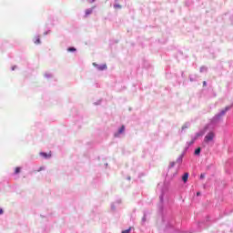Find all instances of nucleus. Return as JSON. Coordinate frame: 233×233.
I'll return each instance as SVG.
<instances>
[{
    "label": "nucleus",
    "mask_w": 233,
    "mask_h": 233,
    "mask_svg": "<svg viewBox=\"0 0 233 233\" xmlns=\"http://www.w3.org/2000/svg\"><path fill=\"white\" fill-rule=\"evenodd\" d=\"M45 77H46V79H50V77H52V74L51 73H45Z\"/></svg>",
    "instance_id": "nucleus-10"
},
{
    "label": "nucleus",
    "mask_w": 233,
    "mask_h": 233,
    "mask_svg": "<svg viewBox=\"0 0 233 233\" xmlns=\"http://www.w3.org/2000/svg\"><path fill=\"white\" fill-rule=\"evenodd\" d=\"M230 107H226V110L225 111H222L221 114L224 115L225 112H227V110H228Z\"/></svg>",
    "instance_id": "nucleus-18"
},
{
    "label": "nucleus",
    "mask_w": 233,
    "mask_h": 233,
    "mask_svg": "<svg viewBox=\"0 0 233 233\" xmlns=\"http://www.w3.org/2000/svg\"><path fill=\"white\" fill-rule=\"evenodd\" d=\"M204 86H207V82H203Z\"/></svg>",
    "instance_id": "nucleus-22"
},
{
    "label": "nucleus",
    "mask_w": 233,
    "mask_h": 233,
    "mask_svg": "<svg viewBox=\"0 0 233 233\" xmlns=\"http://www.w3.org/2000/svg\"><path fill=\"white\" fill-rule=\"evenodd\" d=\"M39 155L43 159H50L52 157V154L50 153L40 152Z\"/></svg>",
    "instance_id": "nucleus-5"
},
{
    "label": "nucleus",
    "mask_w": 233,
    "mask_h": 233,
    "mask_svg": "<svg viewBox=\"0 0 233 233\" xmlns=\"http://www.w3.org/2000/svg\"><path fill=\"white\" fill-rule=\"evenodd\" d=\"M130 230H132V228H129L128 229L123 230L122 233H130Z\"/></svg>",
    "instance_id": "nucleus-14"
},
{
    "label": "nucleus",
    "mask_w": 233,
    "mask_h": 233,
    "mask_svg": "<svg viewBox=\"0 0 233 233\" xmlns=\"http://www.w3.org/2000/svg\"><path fill=\"white\" fill-rule=\"evenodd\" d=\"M68 52H76V48L75 47H69L67 48Z\"/></svg>",
    "instance_id": "nucleus-13"
},
{
    "label": "nucleus",
    "mask_w": 233,
    "mask_h": 233,
    "mask_svg": "<svg viewBox=\"0 0 233 233\" xmlns=\"http://www.w3.org/2000/svg\"><path fill=\"white\" fill-rule=\"evenodd\" d=\"M125 132V126H122L118 131L119 134H123Z\"/></svg>",
    "instance_id": "nucleus-12"
},
{
    "label": "nucleus",
    "mask_w": 233,
    "mask_h": 233,
    "mask_svg": "<svg viewBox=\"0 0 233 233\" xmlns=\"http://www.w3.org/2000/svg\"><path fill=\"white\" fill-rule=\"evenodd\" d=\"M16 68H17V66H14L12 67V70H15Z\"/></svg>",
    "instance_id": "nucleus-19"
},
{
    "label": "nucleus",
    "mask_w": 233,
    "mask_h": 233,
    "mask_svg": "<svg viewBox=\"0 0 233 233\" xmlns=\"http://www.w3.org/2000/svg\"><path fill=\"white\" fill-rule=\"evenodd\" d=\"M93 66H95V68H96V70H98V72H103L104 70H106L108 68V66H106V64H96V63H93Z\"/></svg>",
    "instance_id": "nucleus-1"
},
{
    "label": "nucleus",
    "mask_w": 233,
    "mask_h": 233,
    "mask_svg": "<svg viewBox=\"0 0 233 233\" xmlns=\"http://www.w3.org/2000/svg\"><path fill=\"white\" fill-rule=\"evenodd\" d=\"M199 195H200V193H199V192H198V193H197V196H199Z\"/></svg>",
    "instance_id": "nucleus-23"
},
{
    "label": "nucleus",
    "mask_w": 233,
    "mask_h": 233,
    "mask_svg": "<svg viewBox=\"0 0 233 233\" xmlns=\"http://www.w3.org/2000/svg\"><path fill=\"white\" fill-rule=\"evenodd\" d=\"M214 137H216V135L213 132H209L205 137L204 141L205 143H210V141L214 140Z\"/></svg>",
    "instance_id": "nucleus-2"
},
{
    "label": "nucleus",
    "mask_w": 233,
    "mask_h": 233,
    "mask_svg": "<svg viewBox=\"0 0 233 233\" xmlns=\"http://www.w3.org/2000/svg\"><path fill=\"white\" fill-rule=\"evenodd\" d=\"M201 154V147H198L195 150V156H199Z\"/></svg>",
    "instance_id": "nucleus-9"
},
{
    "label": "nucleus",
    "mask_w": 233,
    "mask_h": 233,
    "mask_svg": "<svg viewBox=\"0 0 233 233\" xmlns=\"http://www.w3.org/2000/svg\"><path fill=\"white\" fill-rule=\"evenodd\" d=\"M200 177H201V179H203V177H205V175H200Z\"/></svg>",
    "instance_id": "nucleus-20"
},
{
    "label": "nucleus",
    "mask_w": 233,
    "mask_h": 233,
    "mask_svg": "<svg viewBox=\"0 0 233 233\" xmlns=\"http://www.w3.org/2000/svg\"><path fill=\"white\" fill-rule=\"evenodd\" d=\"M3 214H5V209H3V208H0V216H3Z\"/></svg>",
    "instance_id": "nucleus-17"
},
{
    "label": "nucleus",
    "mask_w": 233,
    "mask_h": 233,
    "mask_svg": "<svg viewBox=\"0 0 233 233\" xmlns=\"http://www.w3.org/2000/svg\"><path fill=\"white\" fill-rule=\"evenodd\" d=\"M117 209V202H114L111 204V212H116Z\"/></svg>",
    "instance_id": "nucleus-6"
},
{
    "label": "nucleus",
    "mask_w": 233,
    "mask_h": 233,
    "mask_svg": "<svg viewBox=\"0 0 233 233\" xmlns=\"http://www.w3.org/2000/svg\"><path fill=\"white\" fill-rule=\"evenodd\" d=\"M106 3H107L109 6H113L115 9L117 8V0H106Z\"/></svg>",
    "instance_id": "nucleus-4"
},
{
    "label": "nucleus",
    "mask_w": 233,
    "mask_h": 233,
    "mask_svg": "<svg viewBox=\"0 0 233 233\" xmlns=\"http://www.w3.org/2000/svg\"><path fill=\"white\" fill-rule=\"evenodd\" d=\"M35 45H41V38H39V35H36L34 40Z\"/></svg>",
    "instance_id": "nucleus-7"
},
{
    "label": "nucleus",
    "mask_w": 233,
    "mask_h": 233,
    "mask_svg": "<svg viewBox=\"0 0 233 233\" xmlns=\"http://www.w3.org/2000/svg\"><path fill=\"white\" fill-rule=\"evenodd\" d=\"M94 10H96V6L86 9L84 17H90L94 14Z\"/></svg>",
    "instance_id": "nucleus-3"
},
{
    "label": "nucleus",
    "mask_w": 233,
    "mask_h": 233,
    "mask_svg": "<svg viewBox=\"0 0 233 233\" xmlns=\"http://www.w3.org/2000/svg\"><path fill=\"white\" fill-rule=\"evenodd\" d=\"M21 172V167H15V175H17Z\"/></svg>",
    "instance_id": "nucleus-11"
},
{
    "label": "nucleus",
    "mask_w": 233,
    "mask_h": 233,
    "mask_svg": "<svg viewBox=\"0 0 233 233\" xmlns=\"http://www.w3.org/2000/svg\"><path fill=\"white\" fill-rule=\"evenodd\" d=\"M45 167H40L38 169H37V172H41V171H43V170H45Z\"/></svg>",
    "instance_id": "nucleus-16"
},
{
    "label": "nucleus",
    "mask_w": 233,
    "mask_h": 233,
    "mask_svg": "<svg viewBox=\"0 0 233 233\" xmlns=\"http://www.w3.org/2000/svg\"><path fill=\"white\" fill-rule=\"evenodd\" d=\"M182 180L184 183H187L188 181V173H185L184 176L182 177Z\"/></svg>",
    "instance_id": "nucleus-8"
},
{
    "label": "nucleus",
    "mask_w": 233,
    "mask_h": 233,
    "mask_svg": "<svg viewBox=\"0 0 233 233\" xmlns=\"http://www.w3.org/2000/svg\"><path fill=\"white\" fill-rule=\"evenodd\" d=\"M48 35V32H45V33H44V35Z\"/></svg>",
    "instance_id": "nucleus-21"
},
{
    "label": "nucleus",
    "mask_w": 233,
    "mask_h": 233,
    "mask_svg": "<svg viewBox=\"0 0 233 233\" xmlns=\"http://www.w3.org/2000/svg\"><path fill=\"white\" fill-rule=\"evenodd\" d=\"M94 105L97 106V105H101V100H97L96 102H94Z\"/></svg>",
    "instance_id": "nucleus-15"
}]
</instances>
